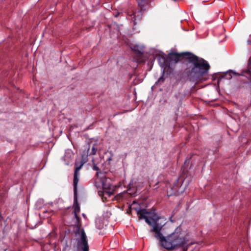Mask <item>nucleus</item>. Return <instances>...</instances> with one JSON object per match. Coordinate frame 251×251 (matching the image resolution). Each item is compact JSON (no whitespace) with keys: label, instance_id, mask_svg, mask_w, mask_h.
I'll use <instances>...</instances> for the list:
<instances>
[{"label":"nucleus","instance_id":"nucleus-1","mask_svg":"<svg viewBox=\"0 0 251 251\" xmlns=\"http://www.w3.org/2000/svg\"><path fill=\"white\" fill-rule=\"evenodd\" d=\"M139 215V219H145L146 222L152 227L151 232H155V237L159 241L160 245L167 250H173L176 247H183L188 240L184 237L180 229L177 228L170 235L164 237L161 230L165 223H162L157 214L151 211H147L145 209L137 210Z\"/></svg>","mask_w":251,"mask_h":251},{"label":"nucleus","instance_id":"nucleus-2","mask_svg":"<svg viewBox=\"0 0 251 251\" xmlns=\"http://www.w3.org/2000/svg\"><path fill=\"white\" fill-rule=\"evenodd\" d=\"M168 59L175 63L179 62L181 59H186L183 74L189 81L195 84L201 82L203 76L208 73L210 69L207 61L188 51L169 53Z\"/></svg>","mask_w":251,"mask_h":251},{"label":"nucleus","instance_id":"nucleus-3","mask_svg":"<svg viewBox=\"0 0 251 251\" xmlns=\"http://www.w3.org/2000/svg\"><path fill=\"white\" fill-rule=\"evenodd\" d=\"M74 241H75L76 248L78 251H89L88 239L84 229L77 227Z\"/></svg>","mask_w":251,"mask_h":251},{"label":"nucleus","instance_id":"nucleus-4","mask_svg":"<svg viewBox=\"0 0 251 251\" xmlns=\"http://www.w3.org/2000/svg\"><path fill=\"white\" fill-rule=\"evenodd\" d=\"M89 148L87 147L82 155V159L80 162H76L75 163V170L74 174L73 185H74V197L76 200L77 186L79 180V171L83 164L87 161L88 151Z\"/></svg>","mask_w":251,"mask_h":251},{"label":"nucleus","instance_id":"nucleus-5","mask_svg":"<svg viewBox=\"0 0 251 251\" xmlns=\"http://www.w3.org/2000/svg\"><path fill=\"white\" fill-rule=\"evenodd\" d=\"M130 48L138 56L142 55L144 52L145 46L142 44H132L130 45Z\"/></svg>","mask_w":251,"mask_h":251},{"label":"nucleus","instance_id":"nucleus-6","mask_svg":"<svg viewBox=\"0 0 251 251\" xmlns=\"http://www.w3.org/2000/svg\"><path fill=\"white\" fill-rule=\"evenodd\" d=\"M234 74L238 75H241L245 76L250 81L251 83V56L249 58L248 64H247V69L243 70L242 71L241 74Z\"/></svg>","mask_w":251,"mask_h":251},{"label":"nucleus","instance_id":"nucleus-7","mask_svg":"<svg viewBox=\"0 0 251 251\" xmlns=\"http://www.w3.org/2000/svg\"><path fill=\"white\" fill-rule=\"evenodd\" d=\"M131 20L133 22L134 25H136L138 22H140L142 19V12L141 10H139L137 12H133L130 15Z\"/></svg>","mask_w":251,"mask_h":251},{"label":"nucleus","instance_id":"nucleus-8","mask_svg":"<svg viewBox=\"0 0 251 251\" xmlns=\"http://www.w3.org/2000/svg\"><path fill=\"white\" fill-rule=\"evenodd\" d=\"M102 188L104 193L108 194L109 196L113 194V190L111 189V185L110 183L102 181Z\"/></svg>","mask_w":251,"mask_h":251},{"label":"nucleus","instance_id":"nucleus-9","mask_svg":"<svg viewBox=\"0 0 251 251\" xmlns=\"http://www.w3.org/2000/svg\"><path fill=\"white\" fill-rule=\"evenodd\" d=\"M97 144H95L93 145L92 148V149H91V151L90 152H89V150H90V144H88L87 145H86V146L85 147V149L82 152V155L83 154L84 151L86 150V148L87 147L89 148V150H88V155H95L96 154V152H97Z\"/></svg>","mask_w":251,"mask_h":251},{"label":"nucleus","instance_id":"nucleus-10","mask_svg":"<svg viewBox=\"0 0 251 251\" xmlns=\"http://www.w3.org/2000/svg\"><path fill=\"white\" fill-rule=\"evenodd\" d=\"M164 75H165V69H164V70L162 72L161 76L158 78V80L156 82L155 85H160L164 82V81H165Z\"/></svg>","mask_w":251,"mask_h":251},{"label":"nucleus","instance_id":"nucleus-11","mask_svg":"<svg viewBox=\"0 0 251 251\" xmlns=\"http://www.w3.org/2000/svg\"><path fill=\"white\" fill-rule=\"evenodd\" d=\"M74 205H75V210H74V212H75V218H77L78 217V216H77V213H78L79 212V211H80V208L79 207V205H78V203L77 202V200L76 199H74Z\"/></svg>","mask_w":251,"mask_h":251},{"label":"nucleus","instance_id":"nucleus-12","mask_svg":"<svg viewBox=\"0 0 251 251\" xmlns=\"http://www.w3.org/2000/svg\"><path fill=\"white\" fill-rule=\"evenodd\" d=\"M158 62H159L160 66L162 68H164L166 66V61H165V59L164 58H163V57H160L158 59Z\"/></svg>","mask_w":251,"mask_h":251},{"label":"nucleus","instance_id":"nucleus-13","mask_svg":"<svg viewBox=\"0 0 251 251\" xmlns=\"http://www.w3.org/2000/svg\"><path fill=\"white\" fill-rule=\"evenodd\" d=\"M63 202V201L61 198H58L56 199L53 202H51L50 205H52L53 204H61Z\"/></svg>","mask_w":251,"mask_h":251},{"label":"nucleus","instance_id":"nucleus-14","mask_svg":"<svg viewBox=\"0 0 251 251\" xmlns=\"http://www.w3.org/2000/svg\"><path fill=\"white\" fill-rule=\"evenodd\" d=\"M217 33H219V35L221 37L220 39H219V42H221L222 41V39H224L225 37V34L222 32H217Z\"/></svg>","mask_w":251,"mask_h":251},{"label":"nucleus","instance_id":"nucleus-15","mask_svg":"<svg viewBox=\"0 0 251 251\" xmlns=\"http://www.w3.org/2000/svg\"><path fill=\"white\" fill-rule=\"evenodd\" d=\"M100 220H98L96 221V226H97V227L99 229H101V228H102V226H101L100 225H99V224H100Z\"/></svg>","mask_w":251,"mask_h":251},{"label":"nucleus","instance_id":"nucleus-16","mask_svg":"<svg viewBox=\"0 0 251 251\" xmlns=\"http://www.w3.org/2000/svg\"><path fill=\"white\" fill-rule=\"evenodd\" d=\"M120 14H121V13H120L119 12H116L114 13V16L115 17H118Z\"/></svg>","mask_w":251,"mask_h":251},{"label":"nucleus","instance_id":"nucleus-17","mask_svg":"<svg viewBox=\"0 0 251 251\" xmlns=\"http://www.w3.org/2000/svg\"><path fill=\"white\" fill-rule=\"evenodd\" d=\"M93 169H94V170H97V171H98L99 170V168L97 166H96V165L94 166Z\"/></svg>","mask_w":251,"mask_h":251},{"label":"nucleus","instance_id":"nucleus-18","mask_svg":"<svg viewBox=\"0 0 251 251\" xmlns=\"http://www.w3.org/2000/svg\"><path fill=\"white\" fill-rule=\"evenodd\" d=\"M248 43L249 44L251 45V41H250V40H248Z\"/></svg>","mask_w":251,"mask_h":251}]
</instances>
